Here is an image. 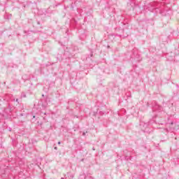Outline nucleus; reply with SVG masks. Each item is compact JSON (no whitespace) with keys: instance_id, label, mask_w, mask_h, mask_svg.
<instances>
[{"instance_id":"nucleus-1","label":"nucleus","mask_w":179,"mask_h":179,"mask_svg":"<svg viewBox=\"0 0 179 179\" xmlns=\"http://www.w3.org/2000/svg\"><path fill=\"white\" fill-rule=\"evenodd\" d=\"M163 110V108L160 106V105L157 104L156 102H154L152 103V111H162Z\"/></svg>"},{"instance_id":"nucleus-2","label":"nucleus","mask_w":179,"mask_h":179,"mask_svg":"<svg viewBox=\"0 0 179 179\" xmlns=\"http://www.w3.org/2000/svg\"><path fill=\"white\" fill-rule=\"evenodd\" d=\"M86 134H87V131L83 132V136H85L86 135Z\"/></svg>"},{"instance_id":"nucleus-3","label":"nucleus","mask_w":179,"mask_h":179,"mask_svg":"<svg viewBox=\"0 0 179 179\" xmlns=\"http://www.w3.org/2000/svg\"><path fill=\"white\" fill-rule=\"evenodd\" d=\"M8 109H9V111L10 113V111H11L10 110H12L11 108H10V106H8Z\"/></svg>"},{"instance_id":"nucleus-4","label":"nucleus","mask_w":179,"mask_h":179,"mask_svg":"<svg viewBox=\"0 0 179 179\" xmlns=\"http://www.w3.org/2000/svg\"><path fill=\"white\" fill-rule=\"evenodd\" d=\"M15 101H17V103H19V99H16Z\"/></svg>"},{"instance_id":"nucleus-5","label":"nucleus","mask_w":179,"mask_h":179,"mask_svg":"<svg viewBox=\"0 0 179 179\" xmlns=\"http://www.w3.org/2000/svg\"><path fill=\"white\" fill-rule=\"evenodd\" d=\"M71 178H73V175H71L70 176Z\"/></svg>"},{"instance_id":"nucleus-6","label":"nucleus","mask_w":179,"mask_h":179,"mask_svg":"<svg viewBox=\"0 0 179 179\" xmlns=\"http://www.w3.org/2000/svg\"><path fill=\"white\" fill-rule=\"evenodd\" d=\"M57 143L58 145H61V141H59Z\"/></svg>"},{"instance_id":"nucleus-7","label":"nucleus","mask_w":179,"mask_h":179,"mask_svg":"<svg viewBox=\"0 0 179 179\" xmlns=\"http://www.w3.org/2000/svg\"><path fill=\"white\" fill-rule=\"evenodd\" d=\"M57 149H58V148L55 147V150H57Z\"/></svg>"},{"instance_id":"nucleus-8","label":"nucleus","mask_w":179,"mask_h":179,"mask_svg":"<svg viewBox=\"0 0 179 179\" xmlns=\"http://www.w3.org/2000/svg\"><path fill=\"white\" fill-rule=\"evenodd\" d=\"M22 97H26V94L22 95Z\"/></svg>"},{"instance_id":"nucleus-9","label":"nucleus","mask_w":179,"mask_h":179,"mask_svg":"<svg viewBox=\"0 0 179 179\" xmlns=\"http://www.w3.org/2000/svg\"><path fill=\"white\" fill-rule=\"evenodd\" d=\"M41 114H44V115H45V114H47V113H43V112H41Z\"/></svg>"},{"instance_id":"nucleus-10","label":"nucleus","mask_w":179,"mask_h":179,"mask_svg":"<svg viewBox=\"0 0 179 179\" xmlns=\"http://www.w3.org/2000/svg\"><path fill=\"white\" fill-rule=\"evenodd\" d=\"M84 160H85V159H81V162H83Z\"/></svg>"},{"instance_id":"nucleus-11","label":"nucleus","mask_w":179,"mask_h":179,"mask_svg":"<svg viewBox=\"0 0 179 179\" xmlns=\"http://www.w3.org/2000/svg\"><path fill=\"white\" fill-rule=\"evenodd\" d=\"M4 111H6H6H7V109H5V110H4Z\"/></svg>"},{"instance_id":"nucleus-12","label":"nucleus","mask_w":179,"mask_h":179,"mask_svg":"<svg viewBox=\"0 0 179 179\" xmlns=\"http://www.w3.org/2000/svg\"><path fill=\"white\" fill-rule=\"evenodd\" d=\"M38 24H40V22H38Z\"/></svg>"},{"instance_id":"nucleus-13","label":"nucleus","mask_w":179,"mask_h":179,"mask_svg":"<svg viewBox=\"0 0 179 179\" xmlns=\"http://www.w3.org/2000/svg\"><path fill=\"white\" fill-rule=\"evenodd\" d=\"M9 131H12V129H9Z\"/></svg>"},{"instance_id":"nucleus-14","label":"nucleus","mask_w":179,"mask_h":179,"mask_svg":"<svg viewBox=\"0 0 179 179\" xmlns=\"http://www.w3.org/2000/svg\"><path fill=\"white\" fill-rule=\"evenodd\" d=\"M92 150H94V148H92Z\"/></svg>"},{"instance_id":"nucleus-15","label":"nucleus","mask_w":179,"mask_h":179,"mask_svg":"<svg viewBox=\"0 0 179 179\" xmlns=\"http://www.w3.org/2000/svg\"><path fill=\"white\" fill-rule=\"evenodd\" d=\"M61 179H65V178H61Z\"/></svg>"},{"instance_id":"nucleus-16","label":"nucleus","mask_w":179,"mask_h":179,"mask_svg":"<svg viewBox=\"0 0 179 179\" xmlns=\"http://www.w3.org/2000/svg\"><path fill=\"white\" fill-rule=\"evenodd\" d=\"M176 160H178V158H176Z\"/></svg>"},{"instance_id":"nucleus-17","label":"nucleus","mask_w":179,"mask_h":179,"mask_svg":"<svg viewBox=\"0 0 179 179\" xmlns=\"http://www.w3.org/2000/svg\"><path fill=\"white\" fill-rule=\"evenodd\" d=\"M34 118H36V116H34Z\"/></svg>"},{"instance_id":"nucleus-18","label":"nucleus","mask_w":179,"mask_h":179,"mask_svg":"<svg viewBox=\"0 0 179 179\" xmlns=\"http://www.w3.org/2000/svg\"><path fill=\"white\" fill-rule=\"evenodd\" d=\"M42 96H44V94H43Z\"/></svg>"},{"instance_id":"nucleus-19","label":"nucleus","mask_w":179,"mask_h":179,"mask_svg":"<svg viewBox=\"0 0 179 179\" xmlns=\"http://www.w3.org/2000/svg\"><path fill=\"white\" fill-rule=\"evenodd\" d=\"M24 33H26V31H24Z\"/></svg>"}]
</instances>
